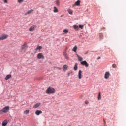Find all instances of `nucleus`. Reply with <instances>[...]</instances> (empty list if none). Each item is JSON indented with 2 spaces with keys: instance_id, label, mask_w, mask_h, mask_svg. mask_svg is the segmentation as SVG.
<instances>
[{
  "instance_id": "obj_10",
  "label": "nucleus",
  "mask_w": 126,
  "mask_h": 126,
  "mask_svg": "<svg viewBox=\"0 0 126 126\" xmlns=\"http://www.w3.org/2000/svg\"><path fill=\"white\" fill-rule=\"evenodd\" d=\"M40 106H41V103H37L33 106V108H34V109H37V108H39Z\"/></svg>"
},
{
  "instance_id": "obj_18",
  "label": "nucleus",
  "mask_w": 126,
  "mask_h": 126,
  "mask_svg": "<svg viewBox=\"0 0 126 126\" xmlns=\"http://www.w3.org/2000/svg\"><path fill=\"white\" fill-rule=\"evenodd\" d=\"M2 126H6L7 125V120H5L2 123Z\"/></svg>"
},
{
  "instance_id": "obj_14",
  "label": "nucleus",
  "mask_w": 126,
  "mask_h": 126,
  "mask_svg": "<svg viewBox=\"0 0 126 126\" xmlns=\"http://www.w3.org/2000/svg\"><path fill=\"white\" fill-rule=\"evenodd\" d=\"M74 5H77V6L80 5V0H78L77 1L75 2V4H74Z\"/></svg>"
},
{
  "instance_id": "obj_20",
  "label": "nucleus",
  "mask_w": 126,
  "mask_h": 126,
  "mask_svg": "<svg viewBox=\"0 0 126 126\" xmlns=\"http://www.w3.org/2000/svg\"><path fill=\"white\" fill-rule=\"evenodd\" d=\"M54 12L57 13L59 12V10H58V8H57V7L55 6L54 7Z\"/></svg>"
},
{
  "instance_id": "obj_6",
  "label": "nucleus",
  "mask_w": 126,
  "mask_h": 126,
  "mask_svg": "<svg viewBox=\"0 0 126 126\" xmlns=\"http://www.w3.org/2000/svg\"><path fill=\"white\" fill-rule=\"evenodd\" d=\"M81 64H82V65H85L86 67H88V66H89V64L87 63V62H86V61L81 62Z\"/></svg>"
},
{
  "instance_id": "obj_36",
  "label": "nucleus",
  "mask_w": 126,
  "mask_h": 126,
  "mask_svg": "<svg viewBox=\"0 0 126 126\" xmlns=\"http://www.w3.org/2000/svg\"><path fill=\"white\" fill-rule=\"evenodd\" d=\"M103 122H104V126H106V125H105V124H106V121H105V119H103Z\"/></svg>"
},
{
  "instance_id": "obj_28",
  "label": "nucleus",
  "mask_w": 126,
  "mask_h": 126,
  "mask_svg": "<svg viewBox=\"0 0 126 126\" xmlns=\"http://www.w3.org/2000/svg\"><path fill=\"white\" fill-rule=\"evenodd\" d=\"M76 50H77V46H75L73 48L72 51L74 52H76Z\"/></svg>"
},
{
  "instance_id": "obj_9",
  "label": "nucleus",
  "mask_w": 126,
  "mask_h": 126,
  "mask_svg": "<svg viewBox=\"0 0 126 126\" xmlns=\"http://www.w3.org/2000/svg\"><path fill=\"white\" fill-rule=\"evenodd\" d=\"M82 73V71L80 70L78 72V78L79 79H81L82 78V75L81 74Z\"/></svg>"
},
{
  "instance_id": "obj_37",
  "label": "nucleus",
  "mask_w": 126,
  "mask_h": 126,
  "mask_svg": "<svg viewBox=\"0 0 126 126\" xmlns=\"http://www.w3.org/2000/svg\"><path fill=\"white\" fill-rule=\"evenodd\" d=\"M100 59H101V57H98L97 58V60H100Z\"/></svg>"
},
{
  "instance_id": "obj_4",
  "label": "nucleus",
  "mask_w": 126,
  "mask_h": 126,
  "mask_svg": "<svg viewBox=\"0 0 126 126\" xmlns=\"http://www.w3.org/2000/svg\"><path fill=\"white\" fill-rule=\"evenodd\" d=\"M37 58L38 60H41V59H44L45 57L43 55V53H38L37 56Z\"/></svg>"
},
{
  "instance_id": "obj_33",
  "label": "nucleus",
  "mask_w": 126,
  "mask_h": 126,
  "mask_svg": "<svg viewBox=\"0 0 126 126\" xmlns=\"http://www.w3.org/2000/svg\"><path fill=\"white\" fill-rule=\"evenodd\" d=\"M4 3H7V0H3Z\"/></svg>"
},
{
  "instance_id": "obj_22",
  "label": "nucleus",
  "mask_w": 126,
  "mask_h": 126,
  "mask_svg": "<svg viewBox=\"0 0 126 126\" xmlns=\"http://www.w3.org/2000/svg\"><path fill=\"white\" fill-rule=\"evenodd\" d=\"M98 100L100 101L101 100V92L98 93Z\"/></svg>"
},
{
  "instance_id": "obj_15",
  "label": "nucleus",
  "mask_w": 126,
  "mask_h": 126,
  "mask_svg": "<svg viewBox=\"0 0 126 126\" xmlns=\"http://www.w3.org/2000/svg\"><path fill=\"white\" fill-rule=\"evenodd\" d=\"M35 27H36V26H32L29 29V31H33V30H35Z\"/></svg>"
},
{
  "instance_id": "obj_11",
  "label": "nucleus",
  "mask_w": 126,
  "mask_h": 126,
  "mask_svg": "<svg viewBox=\"0 0 126 126\" xmlns=\"http://www.w3.org/2000/svg\"><path fill=\"white\" fill-rule=\"evenodd\" d=\"M43 113V112H42L41 110H36L35 111V114L37 116H39V115H40V114H42Z\"/></svg>"
},
{
  "instance_id": "obj_30",
  "label": "nucleus",
  "mask_w": 126,
  "mask_h": 126,
  "mask_svg": "<svg viewBox=\"0 0 126 126\" xmlns=\"http://www.w3.org/2000/svg\"><path fill=\"white\" fill-rule=\"evenodd\" d=\"M79 27L81 28V29H83L84 26L82 25H79Z\"/></svg>"
},
{
  "instance_id": "obj_27",
  "label": "nucleus",
  "mask_w": 126,
  "mask_h": 126,
  "mask_svg": "<svg viewBox=\"0 0 126 126\" xmlns=\"http://www.w3.org/2000/svg\"><path fill=\"white\" fill-rule=\"evenodd\" d=\"M63 32L64 33H65V34H67V33H68V30L67 29H64L63 31Z\"/></svg>"
},
{
  "instance_id": "obj_25",
  "label": "nucleus",
  "mask_w": 126,
  "mask_h": 126,
  "mask_svg": "<svg viewBox=\"0 0 126 126\" xmlns=\"http://www.w3.org/2000/svg\"><path fill=\"white\" fill-rule=\"evenodd\" d=\"M67 11L69 14L72 15V10L70 9H68Z\"/></svg>"
},
{
  "instance_id": "obj_7",
  "label": "nucleus",
  "mask_w": 126,
  "mask_h": 126,
  "mask_svg": "<svg viewBox=\"0 0 126 126\" xmlns=\"http://www.w3.org/2000/svg\"><path fill=\"white\" fill-rule=\"evenodd\" d=\"M63 55L64 56L65 59H66V60H68L69 59V57H68V55H67V53H66V52H63Z\"/></svg>"
},
{
  "instance_id": "obj_23",
  "label": "nucleus",
  "mask_w": 126,
  "mask_h": 126,
  "mask_svg": "<svg viewBox=\"0 0 126 126\" xmlns=\"http://www.w3.org/2000/svg\"><path fill=\"white\" fill-rule=\"evenodd\" d=\"M77 65H78L77 63H75L74 67V70H77Z\"/></svg>"
},
{
  "instance_id": "obj_26",
  "label": "nucleus",
  "mask_w": 126,
  "mask_h": 126,
  "mask_svg": "<svg viewBox=\"0 0 126 126\" xmlns=\"http://www.w3.org/2000/svg\"><path fill=\"white\" fill-rule=\"evenodd\" d=\"M42 49V46H38L37 48L35 49L36 51H38V50H41Z\"/></svg>"
},
{
  "instance_id": "obj_34",
  "label": "nucleus",
  "mask_w": 126,
  "mask_h": 126,
  "mask_svg": "<svg viewBox=\"0 0 126 126\" xmlns=\"http://www.w3.org/2000/svg\"><path fill=\"white\" fill-rule=\"evenodd\" d=\"M89 102H88V101H85V104H86V105H88V104H89Z\"/></svg>"
},
{
  "instance_id": "obj_2",
  "label": "nucleus",
  "mask_w": 126,
  "mask_h": 126,
  "mask_svg": "<svg viewBox=\"0 0 126 126\" xmlns=\"http://www.w3.org/2000/svg\"><path fill=\"white\" fill-rule=\"evenodd\" d=\"M8 111H9V106H5L2 110H0V115H2L3 113H7Z\"/></svg>"
},
{
  "instance_id": "obj_29",
  "label": "nucleus",
  "mask_w": 126,
  "mask_h": 126,
  "mask_svg": "<svg viewBox=\"0 0 126 126\" xmlns=\"http://www.w3.org/2000/svg\"><path fill=\"white\" fill-rule=\"evenodd\" d=\"M56 3L58 6L60 5V1L59 0H56Z\"/></svg>"
},
{
  "instance_id": "obj_35",
  "label": "nucleus",
  "mask_w": 126,
  "mask_h": 126,
  "mask_svg": "<svg viewBox=\"0 0 126 126\" xmlns=\"http://www.w3.org/2000/svg\"><path fill=\"white\" fill-rule=\"evenodd\" d=\"M56 68H57L58 69H59V70H61V69H62V68H60L59 67H57Z\"/></svg>"
},
{
  "instance_id": "obj_8",
  "label": "nucleus",
  "mask_w": 126,
  "mask_h": 126,
  "mask_svg": "<svg viewBox=\"0 0 126 126\" xmlns=\"http://www.w3.org/2000/svg\"><path fill=\"white\" fill-rule=\"evenodd\" d=\"M110 76V72H106L104 75V78L105 79H108V78Z\"/></svg>"
},
{
  "instance_id": "obj_12",
  "label": "nucleus",
  "mask_w": 126,
  "mask_h": 126,
  "mask_svg": "<svg viewBox=\"0 0 126 126\" xmlns=\"http://www.w3.org/2000/svg\"><path fill=\"white\" fill-rule=\"evenodd\" d=\"M68 67L67 65H64L63 67V71H66V69H67Z\"/></svg>"
},
{
  "instance_id": "obj_19",
  "label": "nucleus",
  "mask_w": 126,
  "mask_h": 126,
  "mask_svg": "<svg viewBox=\"0 0 126 126\" xmlns=\"http://www.w3.org/2000/svg\"><path fill=\"white\" fill-rule=\"evenodd\" d=\"M11 77V75L10 74L7 75L5 77V80H8V79H9V78H10Z\"/></svg>"
},
{
  "instance_id": "obj_21",
  "label": "nucleus",
  "mask_w": 126,
  "mask_h": 126,
  "mask_svg": "<svg viewBox=\"0 0 126 126\" xmlns=\"http://www.w3.org/2000/svg\"><path fill=\"white\" fill-rule=\"evenodd\" d=\"M73 28H74V29H75V30H78V29H79L78 26H77L76 25H74L73 26Z\"/></svg>"
},
{
  "instance_id": "obj_24",
  "label": "nucleus",
  "mask_w": 126,
  "mask_h": 126,
  "mask_svg": "<svg viewBox=\"0 0 126 126\" xmlns=\"http://www.w3.org/2000/svg\"><path fill=\"white\" fill-rule=\"evenodd\" d=\"M24 114H25L26 115H28L29 114V110H26L24 111Z\"/></svg>"
},
{
  "instance_id": "obj_1",
  "label": "nucleus",
  "mask_w": 126,
  "mask_h": 126,
  "mask_svg": "<svg viewBox=\"0 0 126 126\" xmlns=\"http://www.w3.org/2000/svg\"><path fill=\"white\" fill-rule=\"evenodd\" d=\"M55 92L56 90H55V88L51 87H49L45 91L47 94H52L53 93H55Z\"/></svg>"
},
{
  "instance_id": "obj_13",
  "label": "nucleus",
  "mask_w": 126,
  "mask_h": 126,
  "mask_svg": "<svg viewBox=\"0 0 126 126\" xmlns=\"http://www.w3.org/2000/svg\"><path fill=\"white\" fill-rule=\"evenodd\" d=\"M99 40L101 41V40H103L104 39V35H103V33H100L99 34Z\"/></svg>"
},
{
  "instance_id": "obj_3",
  "label": "nucleus",
  "mask_w": 126,
  "mask_h": 126,
  "mask_svg": "<svg viewBox=\"0 0 126 126\" xmlns=\"http://www.w3.org/2000/svg\"><path fill=\"white\" fill-rule=\"evenodd\" d=\"M27 49V44H26V42H25L24 44L21 47V52L23 53H24L26 51Z\"/></svg>"
},
{
  "instance_id": "obj_5",
  "label": "nucleus",
  "mask_w": 126,
  "mask_h": 126,
  "mask_svg": "<svg viewBox=\"0 0 126 126\" xmlns=\"http://www.w3.org/2000/svg\"><path fill=\"white\" fill-rule=\"evenodd\" d=\"M8 37V35L5 34V35H2L0 37V41H1L2 40H5V39H7Z\"/></svg>"
},
{
  "instance_id": "obj_32",
  "label": "nucleus",
  "mask_w": 126,
  "mask_h": 126,
  "mask_svg": "<svg viewBox=\"0 0 126 126\" xmlns=\"http://www.w3.org/2000/svg\"><path fill=\"white\" fill-rule=\"evenodd\" d=\"M67 74H68V76H69L70 74H71V72H68Z\"/></svg>"
},
{
  "instance_id": "obj_38",
  "label": "nucleus",
  "mask_w": 126,
  "mask_h": 126,
  "mask_svg": "<svg viewBox=\"0 0 126 126\" xmlns=\"http://www.w3.org/2000/svg\"><path fill=\"white\" fill-rule=\"evenodd\" d=\"M103 29H105V28H101V30H103Z\"/></svg>"
},
{
  "instance_id": "obj_17",
  "label": "nucleus",
  "mask_w": 126,
  "mask_h": 126,
  "mask_svg": "<svg viewBox=\"0 0 126 126\" xmlns=\"http://www.w3.org/2000/svg\"><path fill=\"white\" fill-rule=\"evenodd\" d=\"M34 11V10L32 9L31 10H29L25 14V15H27V14H30V13H32Z\"/></svg>"
},
{
  "instance_id": "obj_31",
  "label": "nucleus",
  "mask_w": 126,
  "mask_h": 126,
  "mask_svg": "<svg viewBox=\"0 0 126 126\" xmlns=\"http://www.w3.org/2000/svg\"><path fill=\"white\" fill-rule=\"evenodd\" d=\"M17 1L19 3H21V2H23V0H17Z\"/></svg>"
},
{
  "instance_id": "obj_16",
  "label": "nucleus",
  "mask_w": 126,
  "mask_h": 126,
  "mask_svg": "<svg viewBox=\"0 0 126 126\" xmlns=\"http://www.w3.org/2000/svg\"><path fill=\"white\" fill-rule=\"evenodd\" d=\"M77 57L78 60V61H79V62H82V61L83 60V58H82V57L79 56L78 55V54H77Z\"/></svg>"
},
{
  "instance_id": "obj_39",
  "label": "nucleus",
  "mask_w": 126,
  "mask_h": 126,
  "mask_svg": "<svg viewBox=\"0 0 126 126\" xmlns=\"http://www.w3.org/2000/svg\"><path fill=\"white\" fill-rule=\"evenodd\" d=\"M61 17H63V15H61Z\"/></svg>"
}]
</instances>
